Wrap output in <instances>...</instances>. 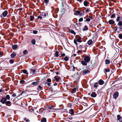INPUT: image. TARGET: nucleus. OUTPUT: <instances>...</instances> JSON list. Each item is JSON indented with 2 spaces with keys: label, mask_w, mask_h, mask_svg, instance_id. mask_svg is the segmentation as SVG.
I'll return each instance as SVG.
<instances>
[{
  "label": "nucleus",
  "mask_w": 122,
  "mask_h": 122,
  "mask_svg": "<svg viewBox=\"0 0 122 122\" xmlns=\"http://www.w3.org/2000/svg\"><path fill=\"white\" fill-rule=\"evenodd\" d=\"M90 57L88 56H85L84 58V60L87 62H88L90 61Z\"/></svg>",
  "instance_id": "1"
},
{
  "label": "nucleus",
  "mask_w": 122,
  "mask_h": 122,
  "mask_svg": "<svg viewBox=\"0 0 122 122\" xmlns=\"http://www.w3.org/2000/svg\"><path fill=\"white\" fill-rule=\"evenodd\" d=\"M119 95V93L118 92H117L115 93L113 95V98L115 99H116L118 97Z\"/></svg>",
  "instance_id": "2"
},
{
  "label": "nucleus",
  "mask_w": 122,
  "mask_h": 122,
  "mask_svg": "<svg viewBox=\"0 0 122 122\" xmlns=\"http://www.w3.org/2000/svg\"><path fill=\"white\" fill-rule=\"evenodd\" d=\"M7 101L6 99L4 97H2L1 99L0 100V102L3 104H5V103L6 101Z\"/></svg>",
  "instance_id": "3"
},
{
  "label": "nucleus",
  "mask_w": 122,
  "mask_h": 122,
  "mask_svg": "<svg viewBox=\"0 0 122 122\" xmlns=\"http://www.w3.org/2000/svg\"><path fill=\"white\" fill-rule=\"evenodd\" d=\"M90 71L88 70H84L82 71V74L85 75V74L90 72Z\"/></svg>",
  "instance_id": "4"
},
{
  "label": "nucleus",
  "mask_w": 122,
  "mask_h": 122,
  "mask_svg": "<svg viewBox=\"0 0 122 122\" xmlns=\"http://www.w3.org/2000/svg\"><path fill=\"white\" fill-rule=\"evenodd\" d=\"M5 104L6 105L9 106H10L11 105V103L10 101H6Z\"/></svg>",
  "instance_id": "5"
},
{
  "label": "nucleus",
  "mask_w": 122,
  "mask_h": 122,
  "mask_svg": "<svg viewBox=\"0 0 122 122\" xmlns=\"http://www.w3.org/2000/svg\"><path fill=\"white\" fill-rule=\"evenodd\" d=\"M98 83L100 85H102L104 83V82L102 79L99 80L98 81Z\"/></svg>",
  "instance_id": "6"
},
{
  "label": "nucleus",
  "mask_w": 122,
  "mask_h": 122,
  "mask_svg": "<svg viewBox=\"0 0 122 122\" xmlns=\"http://www.w3.org/2000/svg\"><path fill=\"white\" fill-rule=\"evenodd\" d=\"M8 14V12L7 10H5L2 13V14L4 17H5Z\"/></svg>",
  "instance_id": "7"
},
{
  "label": "nucleus",
  "mask_w": 122,
  "mask_h": 122,
  "mask_svg": "<svg viewBox=\"0 0 122 122\" xmlns=\"http://www.w3.org/2000/svg\"><path fill=\"white\" fill-rule=\"evenodd\" d=\"M96 93L95 92H93L91 95V96L93 97H95L97 96Z\"/></svg>",
  "instance_id": "8"
},
{
  "label": "nucleus",
  "mask_w": 122,
  "mask_h": 122,
  "mask_svg": "<svg viewBox=\"0 0 122 122\" xmlns=\"http://www.w3.org/2000/svg\"><path fill=\"white\" fill-rule=\"evenodd\" d=\"M87 62L85 61L84 60L82 61L81 62V63L83 65L86 66L87 65Z\"/></svg>",
  "instance_id": "9"
},
{
  "label": "nucleus",
  "mask_w": 122,
  "mask_h": 122,
  "mask_svg": "<svg viewBox=\"0 0 122 122\" xmlns=\"http://www.w3.org/2000/svg\"><path fill=\"white\" fill-rule=\"evenodd\" d=\"M18 46L16 45H12V48L13 50H15L18 47Z\"/></svg>",
  "instance_id": "10"
},
{
  "label": "nucleus",
  "mask_w": 122,
  "mask_h": 122,
  "mask_svg": "<svg viewBox=\"0 0 122 122\" xmlns=\"http://www.w3.org/2000/svg\"><path fill=\"white\" fill-rule=\"evenodd\" d=\"M109 23L110 24H113L115 23V21L113 20H110L109 21Z\"/></svg>",
  "instance_id": "11"
},
{
  "label": "nucleus",
  "mask_w": 122,
  "mask_h": 122,
  "mask_svg": "<svg viewBox=\"0 0 122 122\" xmlns=\"http://www.w3.org/2000/svg\"><path fill=\"white\" fill-rule=\"evenodd\" d=\"M16 55V54L14 52H13L11 55L10 56L12 57H14Z\"/></svg>",
  "instance_id": "12"
},
{
  "label": "nucleus",
  "mask_w": 122,
  "mask_h": 122,
  "mask_svg": "<svg viewBox=\"0 0 122 122\" xmlns=\"http://www.w3.org/2000/svg\"><path fill=\"white\" fill-rule=\"evenodd\" d=\"M92 17L90 16H89V17L88 18H87L85 20V21H90V20L91 19H92Z\"/></svg>",
  "instance_id": "13"
},
{
  "label": "nucleus",
  "mask_w": 122,
  "mask_h": 122,
  "mask_svg": "<svg viewBox=\"0 0 122 122\" xmlns=\"http://www.w3.org/2000/svg\"><path fill=\"white\" fill-rule=\"evenodd\" d=\"M87 43L88 45H90L92 44V41L91 40H90L88 41Z\"/></svg>",
  "instance_id": "14"
},
{
  "label": "nucleus",
  "mask_w": 122,
  "mask_h": 122,
  "mask_svg": "<svg viewBox=\"0 0 122 122\" xmlns=\"http://www.w3.org/2000/svg\"><path fill=\"white\" fill-rule=\"evenodd\" d=\"M5 98L6 99L8 100H9L10 99V96L8 95H6V96L5 97Z\"/></svg>",
  "instance_id": "15"
},
{
  "label": "nucleus",
  "mask_w": 122,
  "mask_h": 122,
  "mask_svg": "<svg viewBox=\"0 0 122 122\" xmlns=\"http://www.w3.org/2000/svg\"><path fill=\"white\" fill-rule=\"evenodd\" d=\"M117 120H119V121H120V119L122 118V117L119 115H118L117 116Z\"/></svg>",
  "instance_id": "16"
},
{
  "label": "nucleus",
  "mask_w": 122,
  "mask_h": 122,
  "mask_svg": "<svg viewBox=\"0 0 122 122\" xmlns=\"http://www.w3.org/2000/svg\"><path fill=\"white\" fill-rule=\"evenodd\" d=\"M64 59L65 61H67L69 60V57L68 56H66L64 58Z\"/></svg>",
  "instance_id": "17"
},
{
  "label": "nucleus",
  "mask_w": 122,
  "mask_h": 122,
  "mask_svg": "<svg viewBox=\"0 0 122 122\" xmlns=\"http://www.w3.org/2000/svg\"><path fill=\"white\" fill-rule=\"evenodd\" d=\"M22 71L24 74H28V73L27 72V71L25 69L22 70Z\"/></svg>",
  "instance_id": "18"
},
{
  "label": "nucleus",
  "mask_w": 122,
  "mask_h": 122,
  "mask_svg": "<svg viewBox=\"0 0 122 122\" xmlns=\"http://www.w3.org/2000/svg\"><path fill=\"white\" fill-rule=\"evenodd\" d=\"M89 2L87 1H85L84 2V4L85 6H86Z\"/></svg>",
  "instance_id": "19"
},
{
  "label": "nucleus",
  "mask_w": 122,
  "mask_h": 122,
  "mask_svg": "<svg viewBox=\"0 0 122 122\" xmlns=\"http://www.w3.org/2000/svg\"><path fill=\"white\" fill-rule=\"evenodd\" d=\"M30 71L33 73V75L36 71V70L35 69H30Z\"/></svg>",
  "instance_id": "20"
},
{
  "label": "nucleus",
  "mask_w": 122,
  "mask_h": 122,
  "mask_svg": "<svg viewBox=\"0 0 122 122\" xmlns=\"http://www.w3.org/2000/svg\"><path fill=\"white\" fill-rule=\"evenodd\" d=\"M80 13V12L78 10L76 11L74 13V14L75 15H79V14Z\"/></svg>",
  "instance_id": "21"
},
{
  "label": "nucleus",
  "mask_w": 122,
  "mask_h": 122,
  "mask_svg": "<svg viewBox=\"0 0 122 122\" xmlns=\"http://www.w3.org/2000/svg\"><path fill=\"white\" fill-rule=\"evenodd\" d=\"M39 83V81H36V82H33L32 83V84L33 85H35L38 84Z\"/></svg>",
  "instance_id": "22"
},
{
  "label": "nucleus",
  "mask_w": 122,
  "mask_h": 122,
  "mask_svg": "<svg viewBox=\"0 0 122 122\" xmlns=\"http://www.w3.org/2000/svg\"><path fill=\"white\" fill-rule=\"evenodd\" d=\"M88 29V27L86 25H85L84 27L83 30L84 31H85L87 30Z\"/></svg>",
  "instance_id": "23"
},
{
  "label": "nucleus",
  "mask_w": 122,
  "mask_h": 122,
  "mask_svg": "<svg viewBox=\"0 0 122 122\" xmlns=\"http://www.w3.org/2000/svg\"><path fill=\"white\" fill-rule=\"evenodd\" d=\"M105 64H108L110 63V61L109 60L106 59L105 61Z\"/></svg>",
  "instance_id": "24"
},
{
  "label": "nucleus",
  "mask_w": 122,
  "mask_h": 122,
  "mask_svg": "<svg viewBox=\"0 0 122 122\" xmlns=\"http://www.w3.org/2000/svg\"><path fill=\"white\" fill-rule=\"evenodd\" d=\"M118 25L119 26H121L122 25V21H119L118 23Z\"/></svg>",
  "instance_id": "25"
},
{
  "label": "nucleus",
  "mask_w": 122,
  "mask_h": 122,
  "mask_svg": "<svg viewBox=\"0 0 122 122\" xmlns=\"http://www.w3.org/2000/svg\"><path fill=\"white\" fill-rule=\"evenodd\" d=\"M78 42H81L82 41L80 38H79L77 39L76 40Z\"/></svg>",
  "instance_id": "26"
},
{
  "label": "nucleus",
  "mask_w": 122,
  "mask_h": 122,
  "mask_svg": "<svg viewBox=\"0 0 122 122\" xmlns=\"http://www.w3.org/2000/svg\"><path fill=\"white\" fill-rule=\"evenodd\" d=\"M70 111L71 112V115H73L74 114V112L73 110L72 109H70Z\"/></svg>",
  "instance_id": "27"
},
{
  "label": "nucleus",
  "mask_w": 122,
  "mask_h": 122,
  "mask_svg": "<svg viewBox=\"0 0 122 122\" xmlns=\"http://www.w3.org/2000/svg\"><path fill=\"white\" fill-rule=\"evenodd\" d=\"M31 43L33 45H35V44L36 41L34 39L32 40L31 41Z\"/></svg>",
  "instance_id": "28"
},
{
  "label": "nucleus",
  "mask_w": 122,
  "mask_h": 122,
  "mask_svg": "<svg viewBox=\"0 0 122 122\" xmlns=\"http://www.w3.org/2000/svg\"><path fill=\"white\" fill-rule=\"evenodd\" d=\"M70 32L71 33L73 34L74 35H75L76 34L75 32H74V30H70Z\"/></svg>",
  "instance_id": "29"
},
{
  "label": "nucleus",
  "mask_w": 122,
  "mask_h": 122,
  "mask_svg": "<svg viewBox=\"0 0 122 122\" xmlns=\"http://www.w3.org/2000/svg\"><path fill=\"white\" fill-rule=\"evenodd\" d=\"M46 119L45 118H43L41 120V122H46Z\"/></svg>",
  "instance_id": "30"
},
{
  "label": "nucleus",
  "mask_w": 122,
  "mask_h": 122,
  "mask_svg": "<svg viewBox=\"0 0 122 122\" xmlns=\"http://www.w3.org/2000/svg\"><path fill=\"white\" fill-rule=\"evenodd\" d=\"M42 14H41V15H40L38 16L37 17L38 18V19H40V20L42 18Z\"/></svg>",
  "instance_id": "31"
},
{
  "label": "nucleus",
  "mask_w": 122,
  "mask_h": 122,
  "mask_svg": "<svg viewBox=\"0 0 122 122\" xmlns=\"http://www.w3.org/2000/svg\"><path fill=\"white\" fill-rule=\"evenodd\" d=\"M34 19V17L32 15H31L30 16V20L31 21L33 20Z\"/></svg>",
  "instance_id": "32"
},
{
  "label": "nucleus",
  "mask_w": 122,
  "mask_h": 122,
  "mask_svg": "<svg viewBox=\"0 0 122 122\" xmlns=\"http://www.w3.org/2000/svg\"><path fill=\"white\" fill-rule=\"evenodd\" d=\"M54 78L56 79V81H58L59 79V77L57 78L56 77V76H55Z\"/></svg>",
  "instance_id": "33"
},
{
  "label": "nucleus",
  "mask_w": 122,
  "mask_h": 122,
  "mask_svg": "<svg viewBox=\"0 0 122 122\" xmlns=\"http://www.w3.org/2000/svg\"><path fill=\"white\" fill-rule=\"evenodd\" d=\"M23 53L24 55L27 54H28L27 51L26 50H25L24 51Z\"/></svg>",
  "instance_id": "34"
},
{
  "label": "nucleus",
  "mask_w": 122,
  "mask_h": 122,
  "mask_svg": "<svg viewBox=\"0 0 122 122\" xmlns=\"http://www.w3.org/2000/svg\"><path fill=\"white\" fill-rule=\"evenodd\" d=\"M59 53V52L58 51H56L55 53V56H56L57 57H58L59 56V55L58 54Z\"/></svg>",
  "instance_id": "35"
},
{
  "label": "nucleus",
  "mask_w": 122,
  "mask_h": 122,
  "mask_svg": "<svg viewBox=\"0 0 122 122\" xmlns=\"http://www.w3.org/2000/svg\"><path fill=\"white\" fill-rule=\"evenodd\" d=\"M38 32V31L36 30H34L33 31V33L35 34H36Z\"/></svg>",
  "instance_id": "36"
},
{
  "label": "nucleus",
  "mask_w": 122,
  "mask_h": 122,
  "mask_svg": "<svg viewBox=\"0 0 122 122\" xmlns=\"http://www.w3.org/2000/svg\"><path fill=\"white\" fill-rule=\"evenodd\" d=\"M14 61L12 59H10V62L11 64H12L13 63Z\"/></svg>",
  "instance_id": "37"
},
{
  "label": "nucleus",
  "mask_w": 122,
  "mask_h": 122,
  "mask_svg": "<svg viewBox=\"0 0 122 122\" xmlns=\"http://www.w3.org/2000/svg\"><path fill=\"white\" fill-rule=\"evenodd\" d=\"M115 14H113L111 16V17L112 18H114L115 17Z\"/></svg>",
  "instance_id": "38"
},
{
  "label": "nucleus",
  "mask_w": 122,
  "mask_h": 122,
  "mask_svg": "<svg viewBox=\"0 0 122 122\" xmlns=\"http://www.w3.org/2000/svg\"><path fill=\"white\" fill-rule=\"evenodd\" d=\"M120 17H117V18L116 19V21H117V22H118L120 20H119V19H120Z\"/></svg>",
  "instance_id": "39"
},
{
  "label": "nucleus",
  "mask_w": 122,
  "mask_h": 122,
  "mask_svg": "<svg viewBox=\"0 0 122 122\" xmlns=\"http://www.w3.org/2000/svg\"><path fill=\"white\" fill-rule=\"evenodd\" d=\"M76 88H74L72 90V92L73 93L74 92L76 91Z\"/></svg>",
  "instance_id": "40"
},
{
  "label": "nucleus",
  "mask_w": 122,
  "mask_h": 122,
  "mask_svg": "<svg viewBox=\"0 0 122 122\" xmlns=\"http://www.w3.org/2000/svg\"><path fill=\"white\" fill-rule=\"evenodd\" d=\"M119 37L121 39H122V35L121 34H120L118 35Z\"/></svg>",
  "instance_id": "41"
},
{
  "label": "nucleus",
  "mask_w": 122,
  "mask_h": 122,
  "mask_svg": "<svg viewBox=\"0 0 122 122\" xmlns=\"http://www.w3.org/2000/svg\"><path fill=\"white\" fill-rule=\"evenodd\" d=\"M47 81L48 82H50L51 81V80L50 78H48L47 80Z\"/></svg>",
  "instance_id": "42"
},
{
  "label": "nucleus",
  "mask_w": 122,
  "mask_h": 122,
  "mask_svg": "<svg viewBox=\"0 0 122 122\" xmlns=\"http://www.w3.org/2000/svg\"><path fill=\"white\" fill-rule=\"evenodd\" d=\"M83 20V19L82 18H80L79 20V22L82 21Z\"/></svg>",
  "instance_id": "43"
},
{
  "label": "nucleus",
  "mask_w": 122,
  "mask_h": 122,
  "mask_svg": "<svg viewBox=\"0 0 122 122\" xmlns=\"http://www.w3.org/2000/svg\"><path fill=\"white\" fill-rule=\"evenodd\" d=\"M105 71L106 72H109L110 71L108 69H106Z\"/></svg>",
  "instance_id": "44"
},
{
  "label": "nucleus",
  "mask_w": 122,
  "mask_h": 122,
  "mask_svg": "<svg viewBox=\"0 0 122 122\" xmlns=\"http://www.w3.org/2000/svg\"><path fill=\"white\" fill-rule=\"evenodd\" d=\"M44 2L45 3H48L49 2V0H44Z\"/></svg>",
  "instance_id": "45"
},
{
  "label": "nucleus",
  "mask_w": 122,
  "mask_h": 122,
  "mask_svg": "<svg viewBox=\"0 0 122 122\" xmlns=\"http://www.w3.org/2000/svg\"><path fill=\"white\" fill-rule=\"evenodd\" d=\"M25 81L23 80H21L20 81V83L21 84H23L24 82Z\"/></svg>",
  "instance_id": "46"
},
{
  "label": "nucleus",
  "mask_w": 122,
  "mask_h": 122,
  "mask_svg": "<svg viewBox=\"0 0 122 122\" xmlns=\"http://www.w3.org/2000/svg\"><path fill=\"white\" fill-rule=\"evenodd\" d=\"M83 13L82 12H80V13L79 14V15L80 16H82L83 15Z\"/></svg>",
  "instance_id": "47"
},
{
  "label": "nucleus",
  "mask_w": 122,
  "mask_h": 122,
  "mask_svg": "<svg viewBox=\"0 0 122 122\" xmlns=\"http://www.w3.org/2000/svg\"><path fill=\"white\" fill-rule=\"evenodd\" d=\"M120 31H122V26H120L119 27Z\"/></svg>",
  "instance_id": "48"
},
{
  "label": "nucleus",
  "mask_w": 122,
  "mask_h": 122,
  "mask_svg": "<svg viewBox=\"0 0 122 122\" xmlns=\"http://www.w3.org/2000/svg\"><path fill=\"white\" fill-rule=\"evenodd\" d=\"M16 96V95L15 93H14L12 95V96L13 97H15Z\"/></svg>",
  "instance_id": "49"
},
{
  "label": "nucleus",
  "mask_w": 122,
  "mask_h": 122,
  "mask_svg": "<svg viewBox=\"0 0 122 122\" xmlns=\"http://www.w3.org/2000/svg\"><path fill=\"white\" fill-rule=\"evenodd\" d=\"M24 120H25V121H26V122H28L29 121V120H28V119H27L26 118H24Z\"/></svg>",
  "instance_id": "50"
},
{
  "label": "nucleus",
  "mask_w": 122,
  "mask_h": 122,
  "mask_svg": "<svg viewBox=\"0 0 122 122\" xmlns=\"http://www.w3.org/2000/svg\"><path fill=\"white\" fill-rule=\"evenodd\" d=\"M79 47L80 49H82V46L81 45H79Z\"/></svg>",
  "instance_id": "51"
},
{
  "label": "nucleus",
  "mask_w": 122,
  "mask_h": 122,
  "mask_svg": "<svg viewBox=\"0 0 122 122\" xmlns=\"http://www.w3.org/2000/svg\"><path fill=\"white\" fill-rule=\"evenodd\" d=\"M89 11V9H86V12H88V11Z\"/></svg>",
  "instance_id": "52"
},
{
  "label": "nucleus",
  "mask_w": 122,
  "mask_h": 122,
  "mask_svg": "<svg viewBox=\"0 0 122 122\" xmlns=\"http://www.w3.org/2000/svg\"><path fill=\"white\" fill-rule=\"evenodd\" d=\"M76 41H76L75 40H74V42L75 43V44H76L77 43Z\"/></svg>",
  "instance_id": "53"
},
{
  "label": "nucleus",
  "mask_w": 122,
  "mask_h": 122,
  "mask_svg": "<svg viewBox=\"0 0 122 122\" xmlns=\"http://www.w3.org/2000/svg\"><path fill=\"white\" fill-rule=\"evenodd\" d=\"M83 105L85 106H87V104L86 103H84Z\"/></svg>",
  "instance_id": "54"
},
{
  "label": "nucleus",
  "mask_w": 122,
  "mask_h": 122,
  "mask_svg": "<svg viewBox=\"0 0 122 122\" xmlns=\"http://www.w3.org/2000/svg\"><path fill=\"white\" fill-rule=\"evenodd\" d=\"M78 53H82V51H80V50H79L78 51Z\"/></svg>",
  "instance_id": "55"
},
{
  "label": "nucleus",
  "mask_w": 122,
  "mask_h": 122,
  "mask_svg": "<svg viewBox=\"0 0 122 122\" xmlns=\"http://www.w3.org/2000/svg\"><path fill=\"white\" fill-rule=\"evenodd\" d=\"M42 16H46V14L44 13V14H42Z\"/></svg>",
  "instance_id": "56"
},
{
  "label": "nucleus",
  "mask_w": 122,
  "mask_h": 122,
  "mask_svg": "<svg viewBox=\"0 0 122 122\" xmlns=\"http://www.w3.org/2000/svg\"><path fill=\"white\" fill-rule=\"evenodd\" d=\"M61 55L62 56H65V54L64 53L62 54H61Z\"/></svg>",
  "instance_id": "57"
},
{
  "label": "nucleus",
  "mask_w": 122,
  "mask_h": 122,
  "mask_svg": "<svg viewBox=\"0 0 122 122\" xmlns=\"http://www.w3.org/2000/svg\"><path fill=\"white\" fill-rule=\"evenodd\" d=\"M93 86L94 87H98V86H97V85H94Z\"/></svg>",
  "instance_id": "58"
},
{
  "label": "nucleus",
  "mask_w": 122,
  "mask_h": 122,
  "mask_svg": "<svg viewBox=\"0 0 122 122\" xmlns=\"http://www.w3.org/2000/svg\"><path fill=\"white\" fill-rule=\"evenodd\" d=\"M39 87L40 88V89H41V88H42V87L41 86H39Z\"/></svg>",
  "instance_id": "59"
},
{
  "label": "nucleus",
  "mask_w": 122,
  "mask_h": 122,
  "mask_svg": "<svg viewBox=\"0 0 122 122\" xmlns=\"http://www.w3.org/2000/svg\"><path fill=\"white\" fill-rule=\"evenodd\" d=\"M50 83H47V85L48 86H50Z\"/></svg>",
  "instance_id": "60"
},
{
  "label": "nucleus",
  "mask_w": 122,
  "mask_h": 122,
  "mask_svg": "<svg viewBox=\"0 0 122 122\" xmlns=\"http://www.w3.org/2000/svg\"><path fill=\"white\" fill-rule=\"evenodd\" d=\"M52 108V107H48V108L49 109H51Z\"/></svg>",
  "instance_id": "61"
},
{
  "label": "nucleus",
  "mask_w": 122,
  "mask_h": 122,
  "mask_svg": "<svg viewBox=\"0 0 122 122\" xmlns=\"http://www.w3.org/2000/svg\"><path fill=\"white\" fill-rule=\"evenodd\" d=\"M115 28L117 29L118 27L117 25H116L115 26Z\"/></svg>",
  "instance_id": "62"
},
{
  "label": "nucleus",
  "mask_w": 122,
  "mask_h": 122,
  "mask_svg": "<svg viewBox=\"0 0 122 122\" xmlns=\"http://www.w3.org/2000/svg\"><path fill=\"white\" fill-rule=\"evenodd\" d=\"M73 55L74 56H76V54H73Z\"/></svg>",
  "instance_id": "63"
},
{
  "label": "nucleus",
  "mask_w": 122,
  "mask_h": 122,
  "mask_svg": "<svg viewBox=\"0 0 122 122\" xmlns=\"http://www.w3.org/2000/svg\"><path fill=\"white\" fill-rule=\"evenodd\" d=\"M115 31H116L117 30V29H116L114 30Z\"/></svg>",
  "instance_id": "64"
}]
</instances>
